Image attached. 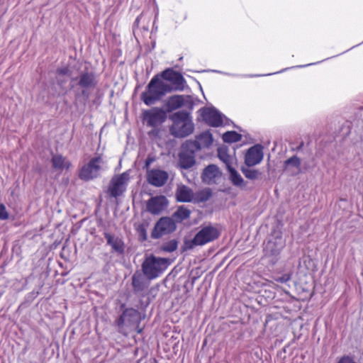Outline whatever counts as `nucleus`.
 I'll use <instances>...</instances> for the list:
<instances>
[{
  "label": "nucleus",
  "instance_id": "nucleus-1",
  "mask_svg": "<svg viewBox=\"0 0 363 363\" xmlns=\"http://www.w3.org/2000/svg\"><path fill=\"white\" fill-rule=\"evenodd\" d=\"M172 91L173 89L170 84L156 75L151 79L145 91L141 94L140 99L145 105L151 106L160 101L166 94Z\"/></svg>",
  "mask_w": 363,
  "mask_h": 363
},
{
  "label": "nucleus",
  "instance_id": "nucleus-2",
  "mask_svg": "<svg viewBox=\"0 0 363 363\" xmlns=\"http://www.w3.org/2000/svg\"><path fill=\"white\" fill-rule=\"evenodd\" d=\"M172 125L169 128L170 133L176 138H185L191 135L194 130L192 117L186 111H179L169 116Z\"/></svg>",
  "mask_w": 363,
  "mask_h": 363
},
{
  "label": "nucleus",
  "instance_id": "nucleus-3",
  "mask_svg": "<svg viewBox=\"0 0 363 363\" xmlns=\"http://www.w3.org/2000/svg\"><path fill=\"white\" fill-rule=\"evenodd\" d=\"M285 245V240L279 228H273L266 242H264V257L272 264L279 258V255Z\"/></svg>",
  "mask_w": 363,
  "mask_h": 363
},
{
  "label": "nucleus",
  "instance_id": "nucleus-4",
  "mask_svg": "<svg viewBox=\"0 0 363 363\" xmlns=\"http://www.w3.org/2000/svg\"><path fill=\"white\" fill-rule=\"evenodd\" d=\"M219 235L217 228H201L193 238L185 237L184 238L182 250L183 252L193 250L196 246L203 245L216 239Z\"/></svg>",
  "mask_w": 363,
  "mask_h": 363
},
{
  "label": "nucleus",
  "instance_id": "nucleus-5",
  "mask_svg": "<svg viewBox=\"0 0 363 363\" xmlns=\"http://www.w3.org/2000/svg\"><path fill=\"white\" fill-rule=\"evenodd\" d=\"M169 265V259L153 255L145 259L143 264V272L150 279L157 278Z\"/></svg>",
  "mask_w": 363,
  "mask_h": 363
},
{
  "label": "nucleus",
  "instance_id": "nucleus-6",
  "mask_svg": "<svg viewBox=\"0 0 363 363\" xmlns=\"http://www.w3.org/2000/svg\"><path fill=\"white\" fill-rule=\"evenodd\" d=\"M140 321V313L135 309L127 308L123 311L117 323L121 330H123L125 328H128L129 330L135 329L138 333H140L142 330L138 329Z\"/></svg>",
  "mask_w": 363,
  "mask_h": 363
},
{
  "label": "nucleus",
  "instance_id": "nucleus-7",
  "mask_svg": "<svg viewBox=\"0 0 363 363\" xmlns=\"http://www.w3.org/2000/svg\"><path fill=\"white\" fill-rule=\"evenodd\" d=\"M102 163L103 160L100 156L91 158L87 164L82 167L79 177L84 181L96 178L100 174Z\"/></svg>",
  "mask_w": 363,
  "mask_h": 363
},
{
  "label": "nucleus",
  "instance_id": "nucleus-8",
  "mask_svg": "<svg viewBox=\"0 0 363 363\" xmlns=\"http://www.w3.org/2000/svg\"><path fill=\"white\" fill-rule=\"evenodd\" d=\"M213 136L209 131H204L196 136L194 140H187L184 147L191 152H197L203 148L209 147L213 143Z\"/></svg>",
  "mask_w": 363,
  "mask_h": 363
},
{
  "label": "nucleus",
  "instance_id": "nucleus-9",
  "mask_svg": "<svg viewBox=\"0 0 363 363\" xmlns=\"http://www.w3.org/2000/svg\"><path fill=\"white\" fill-rule=\"evenodd\" d=\"M129 181V173L125 172L112 178L108 192L111 196L116 198L121 196L125 190Z\"/></svg>",
  "mask_w": 363,
  "mask_h": 363
},
{
  "label": "nucleus",
  "instance_id": "nucleus-10",
  "mask_svg": "<svg viewBox=\"0 0 363 363\" xmlns=\"http://www.w3.org/2000/svg\"><path fill=\"white\" fill-rule=\"evenodd\" d=\"M143 115V120L150 127H157L164 123L167 118L166 111L161 108L157 107L145 111Z\"/></svg>",
  "mask_w": 363,
  "mask_h": 363
},
{
  "label": "nucleus",
  "instance_id": "nucleus-11",
  "mask_svg": "<svg viewBox=\"0 0 363 363\" xmlns=\"http://www.w3.org/2000/svg\"><path fill=\"white\" fill-rule=\"evenodd\" d=\"M161 77L169 82L173 91H183L186 81L181 73L174 71L172 69H166L161 73Z\"/></svg>",
  "mask_w": 363,
  "mask_h": 363
},
{
  "label": "nucleus",
  "instance_id": "nucleus-12",
  "mask_svg": "<svg viewBox=\"0 0 363 363\" xmlns=\"http://www.w3.org/2000/svg\"><path fill=\"white\" fill-rule=\"evenodd\" d=\"M199 112L203 120L210 126L219 127L223 125V115L215 108H202Z\"/></svg>",
  "mask_w": 363,
  "mask_h": 363
},
{
  "label": "nucleus",
  "instance_id": "nucleus-13",
  "mask_svg": "<svg viewBox=\"0 0 363 363\" xmlns=\"http://www.w3.org/2000/svg\"><path fill=\"white\" fill-rule=\"evenodd\" d=\"M263 157L262 147L260 145H255L247 151L245 156V164L247 167L255 166L262 162Z\"/></svg>",
  "mask_w": 363,
  "mask_h": 363
},
{
  "label": "nucleus",
  "instance_id": "nucleus-14",
  "mask_svg": "<svg viewBox=\"0 0 363 363\" xmlns=\"http://www.w3.org/2000/svg\"><path fill=\"white\" fill-rule=\"evenodd\" d=\"M169 178L168 173L162 169H152L147 172V179L149 184L154 186H164Z\"/></svg>",
  "mask_w": 363,
  "mask_h": 363
},
{
  "label": "nucleus",
  "instance_id": "nucleus-15",
  "mask_svg": "<svg viewBox=\"0 0 363 363\" xmlns=\"http://www.w3.org/2000/svg\"><path fill=\"white\" fill-rule=\"evenodd\" d=\"M167 204L168 201L165 196H153L147 203V210L152 214L157 215L167 208Z\"/></svg>",
  "mask_w": 363,
  "mask_h": 363
},
{
  "label": "nucleus",
  "instance_id": "nucleus-16",
  "mask_svg": "<svg viewBox=\"0 0 363 363\" xmlns=\"http://www.w3.org/2000/svg\"><path fill=\"white\" fill-rule=\"evenodd\" d=\"M219 168L215 164L207 166L202 173V180L207 184L216 183V179L220 177Z\"/></svg>",
  "mask_w": 363,
  "mask_h": 363
},
{
  "label": "nucleus",
  "instance_id": "nucleus-17",
  "mask_svg": "<svg viewBox=\"0 0 363 363\" xmlns=\"http://www.w3.org/2000/svg\"><path fill=\"white\" fill-rule=\"evenodd\" d=\"M185 98L184 95H174L167 98L164 101L166 113L172 112L182 107L185 104Z\"/></svg>",
  "mask_w": 363,
  "mask_h": 363
},
{
  "label": "nucleus",
  "instance_id": "nucleus-18",
  "mask_svg": "<svg viewBox=\"0 0 363 363\" xmlns=\"http://www.w3.org/2000/svg\"><path fill=\"white\" fill-rule=\"evenodd\" d=\"M218 157L225 164L227 169L233 167L236 162L235 151L230 154L226 146H221L218 148Z\"/></svg>",
  "mask_w": 363,
  "mask_h": 363
},
{
  "label": "nucleus",
  "instance_id": "nucleus-19",
  "mask_svg": "<svg viewBox=\"0 0 363 363\" xmlns=\"http://www.w3.org/2000/svg\"><path fill=\"white\" fill-rule=\"evenodd\" d=\"M184 150L179 154V165L182 169H189L195 164L194 153L196 152H191L184 147Z\"/></svg>",
  "mask_w": 363,
  "mask_h": 363
},
{
  "label": "nucleus",
  "instance_id": "nucleus-20",
  "mask_svg": "<svg viewBox=\"0 0 363 363\" xmlns=\"http://www.w3.org/2000/svg\"><path fill=\"white\" fill-rule=\"evenodd\" d=\"M51 163L52 168L59 171L68 170L72 166L70 161L60 154L52 155Z\"/></svg>",
  "mask_w": 363,
  "mask_h": 363
},
{
  "label": "nucleus",
  "instance_id": "nucleus-21",
  "mask_svg": "<svg viewBox=\"0 0 363 363\" xmlns=\"http://www.w3.org/2000/svg\"><path fill=\"white\" fill-rule=\"evenodd\" d=\"M284 171L291 175H296L301 172V160L297 156H293L284 163Z\"/></svg>",
  "mask_w": 363,
  "mask_h": 363
},
{
  "label": "nucleus",
  "instance_id": "nucleus-22",
  "mask_svg": "<svg viewBox=\"0 0 363 363\" xmlns=\"http://www.w3.org/2000/svg\"><path fill=\"white\" fill-rule=\"evenodd\" d=\"M105 238L107 243L111 248L118 254H122L124 252L125 246L124 242L121 238L108 233H105Z\"/></svg>",
  "mask_w": 363,
  "mask_h": 363
},
{
  "label": "nucleus",
  "instance_id": "nucleus-23",
  "mask_svg": "<svg viewBox=\"0 0 363 363\" xmlns=\"http://www.w3.org/2000/svg\"><path fill=\"white\" fill-rule=\"evenodd\" d=\"M194 192L191 188L185 185H179L176 191V198L180 202H190L193 201Z\"/></svg>",
  "mask_w": 363,
  "mask_h": 363
},
{
  "label": "nucleus",
  "instance_id": "nucleus-24",
  "mask_svg": "<svg viewBox=\"0 0 363 363\" xmlns=\"http://www.w3.org/2000/svg\"><path fill=\"white\" fill-rule=\"evenodd\" d=\"M78 84L84 89L95 86L96 81L95 76L91 72H84L80 74Z\"/></svg>",
  "mask_w": 363,
  "mask_h": 363
},
{
  "label": "nucleus",
  "instance_id": "nucleus-25",
  "mask_svg": "<svg viewBox=\"0 0 363 363\" xmlns=\"http://www.w3.org/2000/svg\"><path fill=\"white\" fill-rule=\"evenodd\" d=\"M211 196L212 192L211 189H205L194 194L193 201L196 203L205 202L208 201Z\"/></svg>",
  "mask_w": 363,
  "mask_h": 363
},
{
  "label": "nucleus",
  "instance_id": "nucleus-26",
  "mask_svg": "<svg viewBox=\"0 0 363 363\" xmlns=\"http://www.w3.org/2000/svg\"><path fill=\"white\" fill-rule=\"evenodd\" d=\"M228 171L230 174V179L234 185L238 186H242L244 185V180L242 177L233 167L228 169Z\"/></svg>",
  "mask_w": 363,
  "mask_h": 363
},
{
  "label": "nucleus",
  "instance_id": "nucleus-27",
  "mask_svg": "<svg viewBox=\"0 0 363 363\" xmlns=\"http://www.w3.org/2000/svg\"><path fill=\"white\" fill-rule=\"evenodd\" d=\"M251 167L242 166L241 171L247 179L254 180L257 179L261 174V172L255 169H251Z\"/></svg>",
  "mask_w": 363,
  "mask_h": 363
},
{
  "label": "nucleus",
  "instance_id": "nucleus-28",
  "mask_svg": "<svg viewBox=\"0 0 363 363\" xmlns=\"http://www.w3.org/2000/svg\"><path fill=\"white\" fill-rule=\"evenodd\" d=\"M191 211L184 206H180L173 214V218L176 221H181L190 216Z\"/></svg>",
  "mask_w": 363,
  "mask_h": 363
},
{
  "label": "nucleus",
  "instance_id": "nucleus-29",
  "mask_svg": "<svg viewBox=\"0 0 363 363\" xmlns=\"http://www.w3.org/2000/svg\"><path fill=\"white\" fill-rule=\"evenodd\" d=\"M223 140L225 143H235L241 140V135L235 131H227L223 135Z\"/></svg>",
  "mask_w": 363,
  "mask_h": 363
},
{
  "label": "nucleus",
  "instance_id": "nucleus-30",
  "mask_svg": "<svg viewBox=\"0 0 363 363\" xmlns=\"http://www.w3.org/2000/svg\"><path fill=\"white\" fill-rule=\"evenodd\" d=\"M155 227H175V225L173 219L169 217H162L156 223Z\"/></svg>",
  "mask_w": 363,
  "mask_h": 363
},
{
  "label": "nucleus",
  "instance_id": "nucleus-31",
  "mask_svg": "<svg viewBox=\"0 0 363 363\" xmlns=\"http://www.w3.org/2000/svg\"><path fill=\"white\" fill-rule=\"evenodd\" d=\"M178 242L176 240H172L166 243H164L161 249L162 250L167 252H172L176 250L177 248Z\"/></svg>",
  "mask_w": 363,
  "mask_h": 363
},
{
  "label": "nucleus",
  "instance_id": "nucleus-32",
  "mask_svg": "<svg viewBox=\"0 0 363 363\" xmlns=\"http://www.w3.org/2000/svg\"><path fill=\"white\" fill-rule=\"evenodd\" d=\"M132 284L134 290L136 291H142L143 289V285L141 281L140 274H134L132 278Z\"/></svg>",
  "mask_w": 363,
  "mask_h": 363
},
{
  "label": "nucleus",
  "instance_id": "nucleus-33",
  "mask_svg": "<svg viewBox=\"0 0 363 363\" xmlns=\"http://www.w3.org/2000/svg\"><path fill=\"white\" fill-rule=\"evenodd\" d=\"M167 228H153L151 236L152 238L157 239L164 234Z\"/></svg>",
  "mask_w": 363,
  "mask_h": 363
},
{
  "label": "nucleus",
  "instance_id": "nucleus-34",
  "mask_svg": "<svg viewBox=\"0 0 363 363\" xmlns=\"http://www.w3.org/2000/svg\"><path fill=\"white\" fill-rule=\"evenodd\" d=\"M291 274H284L281 277H277L274 278V280L277 282L284 284L288 282L291 279Z\"/></svg>",
  "mask_w": 363,
  "mask_h": 363
},
{
  "label": "nucleus",
  "instance_id": "nucleus-35",
  "mask_svg": "<svg viewBox=\"0 0 363 363\" xmlns=\"http://www.w3.org/2000/svg\"><path fill=\"white\" fill-rule=\"evenodd\" d=\"M57 74L59 76H69L70 70L68 67H62L57 69Z\"/></svg>",
  "mask_w": 363,
  "mask_h": 363
},
{
  "label": "nucleus",
  "instance_id": "nucleus-36",
  "mask_svg": "<svg viewBox=\"0 0 363 363\" xmlns=\"http://www.w3.org/2000/svg\"><path fill=\"white\" fill-rule=\"evenodd\" d=\"M8 218V213L6 207L3 204H0V219L5 220Z\"/></svg>",
  "mask_w": 363,
  "mask_h": 363
},
{
  "label": "nucleus",
  "instance_id": "nucleus-37",
  "mask_svg": "<svg viewBox=\"0 0 363 363\" xmlns=\"http://www.w3.org/2000/svg\"><path fill=\"white\" fill-rule=\"evenodd\" d=\"M153 161H154L153 157H148L145 160V167H148Z\"/></svg>",
  "mask_w": 363,
  "mask_h": 363
},
{
  "label": "nucleus",
  "instance_id": "nucleus-38",
  "mask_svg": "<svg viewBox=\"0 0 363 363\" xmlns=\"http://www.w3.org/2000/svg\"><path fill=\"white\" fill-rule=\"evenodd\" d=\"M271 74H264L263 76H268V75H270ZM261 75H257V74H255V75H249V77H260Z\"/></svg>",
  "mask_w": 363,
  "mask_h": 363
},
{
  "label": "nucleus",
  "instance_id": "nucleus-39",
  "mask_svg": "<svg viewBox=\"0 0 363 363\" xmlns=\"http://www.w3.org/2000/svg\"><path fill=\"white\" fill-rule=\"evenodd\" d=\"M225 74H226V75H229V76H233V77L238 76V74H230V73H225Z\"/></svg>",
  "mask_w": 363,
  "mask_h": 363
},
{
  "label": "nucleus",
  "instance_id": "nucleus-40",
  "mask_svg": "<svg viewBox=\"0 0 363 363\" xmlns=\"http://www.w3.org/2000/svg\"><path fill=\"white\" fill-rule=\"evenodd\" d=\"M144 233H145V228H140V234L143 235Z\"/></svg>",
  "mask_w": 363,
  "mask_h": 363
},
{
  "label": "nucleus",
  "instance_id": "nucleus-41",
  "mask_svg": "<svg viewBox=\"0 0 363 363\" xmlns=\"http://www.w3.org/2000/svg\"><path fill=\"white\" fill-rule=\"evenodd\" d=\"M140 18H141L140 16L137 17V18L135 20V23H138L140 19Z\"/></svg>",
  "mask_w": 363,
  "mask_h": 363
},
{
  "label": "nucleus",
  "instance_id": "nucleus-42",
  "mask_svg": "<svg viewBox=\"0 0 363 363\" xmlns=\"http://www.w3.org/2000/svg\"><path fill=\"white\" fill-rule=\"evenodd\" d=\"M313 65V63H309L308 64V65ZM306 66H308V65H307L299 66V67H306Z\"/></svg>",
  "mask_w": 363,
  "mask_h": 363
},
{
  "label": "nucleus",
  "instance_id": "nucleus-43",
  "mask_svg": "<svg viewBox=\"0 0 363 363\" xmlns=\"http://www.w3.org/2000/svg\"><path fill=\"white\" fill-rule=\"evenodd\" d=\"M282 72V71H281V72H275L274 74H279V72Z\"/></svg>",
  "mask_w": 363,
  "mask_h": 363
}]
</instances>
